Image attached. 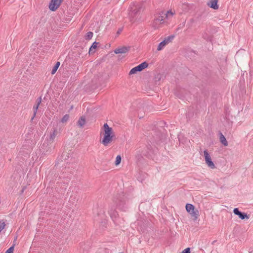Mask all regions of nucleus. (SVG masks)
<instances>
[{
  "label": "nucleus",
  "mask_w": 253,
  "mask_h": 253,
  "mask_svg": "<svg viewBox=\"0 0 253 253\" xmlns=\"http://www.w3.org/2000/svg\"><path fill=\"white\" fill-rule=\"evenodd\" d=\"M114 205H111L108 211L110 216L115 223H117L119 214L116 210V208L121 211H126L128 209L126 198L124 196H117L114 198Z\"/></svg>",
  "instance_id": "obj_1"
},
{
  "label": "nucleus",
  "mask_w": 253,
  "mask_h": 253,
  "mask_svg": "<svg viewBox=\"0 0 253 253\" xmlns=\"http://www.w3.org/2000/svg\"><path fill=\"white\" fill-rule=\"evenodd\" d=\"M122 31V29H119V30L117 32V34H119Z\"/></svg>",
  "instance_id": "obj_27"
},
{
  "label": "nucleus",
  "mask_w": 253,
  "mask_h": 253,
  "mask_svg": "<svg viewBox=\"0 0 253 253\" xmlns=\"http://www.w3.org/2000/svg\"><path fill=\"white\" fill-rule=\"evenodd\" d=\"M93 33L92 32H88L86 33L85 39L87 40H90L93 37Z\"/></svg>",
  "instance_id": "obj_19"
},
{
  "label": "nucleus",
  "mask_w": 253,
  "mask_h": 253,
  "mask_svg": "<svg viewBox=\"0 0 253 253\" xmlns=\"http://www.w3.org/2000/svg\"><path fill=\"white\" fill-rule=\"evenodd\" d=\"M103 128L104 136L101 142L104 146H107L112 141L114 135L112 128L109 127L107 124L104 125Z\"/></svg>",
  "instance_id": "obj_2"
},
{
  "label": "nucleus",
  "mask_w": 253,
  "mask_h": 253,
  "mask_svg": "<svg viewBox=\"0 0 253 253\" xmlns=\"http://www.w3.org/2000/svg\"><path fill=\"white\" fill-rule=\"evenodd\" d=\"M69 119V115L68 114H66L65 115H64L63 117V118H62V119L61 120V122L62 123H66L68 121Z\"/></svg>",
  "instance_id": "obj_20"
},
{
  "label": "nucleus",
  "mask_w": 253,
  "mask_h": 253,
  "mask_svg": "<svg viewBox=\"0 0 253 253\" xmlns=\"http://www.w3.org/2000/svg\"><path fill=\"white\" fill-rule=\"evenodd\" d=\"M174 12H173L171 10H169L167 13H164L165 17V18H169L170 17H172L174 14Z\"/></svg>",
  "instance_id": "obj_16"
},
{
  "label": "nucleus",
  "mask_w": 253,
  "mask_h": 253,
  "mask_svg": "<svg viewBox=\"0 0 253 253\" xmlns=\"http://www.w3.org/2000/svg\"><path fill=\"white\" fill-rule=\"evenodd\" d=\"M174 38V36H169L165 39V40L161 42L158 45L157 50L160 51L162 50L164 47L171 42Z\"/></svg>",
  "instance_id": "obj_8"
},
{
  "label": "nucleus",
  "mask_w": 253,
  "mask_h": 253,
  "mask_svg": "<svg viewBox=\"0 0 253 253\" xmlns=\"http://www.w3.org/2000/svg\"><path fill=\"white\" fill-rule=\"evenodd\" d=\"M165 19L164 12L159 13L155 16L152 23V26L155 29L159 28L161 25L165 22Z\"/></svg>",
  "instance_id": "obj_3"
},
{
  "label": "nucleus",
  "mask_w": 253,
  "mask_h": 253,
  "mask_svg": "<svg viewBox=\"0 0 253 253\" xmlns=\"http://www.w3.org/2000/svg\"><path fill=\"white\" fill-rule=\"evenodd\" d=\"M85 124V119L84 117H81L77 122L78 126L80 127H83Z\"/></svg>",
  "instance_id": "obj_14"
},
{
  "label": "nucleus",
  "mask_w": 253,
  "mask_h": 253,
  "mask_svg": "<svg viewBox=\"0 0 253 253\" xmlns=\"http://www.w3.org/2000/svg\"><path fill=\"white\" fill-rule=\"evenodd\" d=\"M14 250V246L10 247L5 252V253H13Z\"/></svg>",
  "instance_id": "obj_24"
},
{
  "label": "nucleus",
  "mask_w": 253,
  "mask_h": 253,
  "mask_svg": "<svg viewBox=\"0 0 253 253\" xmlns=\"http://www.w3.org/2000/svg\"><path fill=\"white\" fill-rule=\"evenodd\" d=\"M186 211L190 214L191 216L194 218L196 220L198 218L199 216V211L197 210H195V207L191 204H187L185 206Z\"/></svg>",
  "instance_id": "obj_4"
},
{
  "label": "nucleus",
  "mask_w": 253,
  "mask_h": 253,
  "mask_svg": "<svg viewBox=\"0 0 253 253\" xmlns=\"http://www.w3.org/2000/svg\"><path fill=\"white\" fill-rule=\"evenodd\" d=\"M217 2L218 0H210L208 3V5L211 8L216 10L218 9L219 7L218 5H217Z\"/></svg>",
  "instance_id": "obj_12"
},
{
  "label": "nucleus",
  "mask_w": 253,
  "mask_h": 253,
  "mask_svg": "<svg viewBox=\"0 0 253 253\" xmlns=\"http://www.w3.org/2000/svg\"><path fill=\"white\" fill-rule=\"evenodd\" d=\"M60 64V63L59 62H57L56 63V64L55 65V66H54V67L52 69V71H51V74H54L56 72V71H57V69L58 68Z\"/></svg>",
  "instance_id": "obj_18"
},
{
  "label": "nucleus",
  "mask_w": 253,
  "mask_h": 253,
  "mask_svg": "<svg viewBox=\"0 0 253 253\" xmlns=\"http://www.w3.org/2000/svg\"><path fill=\"white\" fill-rule=\"evenodd\" d=\"M238 216L241 219H244L245 218H247V219L249 218V215H248L245 212H241V213H240V214Z\"/></svg>",
  "instance_id": "obj_17"
},
{
  "label": "nucleus",
  "mask_w": 253,
  "mask_h": 253,
  "mask_svg": "<svg viewBox=\"0 0 253 253\" xmlns=\"http://www.w3.org/2000/svg\"><path fill=\"white\" fill-rule=\"evenodd\" d=\"M121 161V157L120 155H118L116 158L115 165L116 166L119 165Z\"/></svg>",
  "instance_id": "obj_22"
},
{
  "label": "nucleus",
  "mask_w": 253,
  "mask_h": 253,
  "mask_svg": "<svg viewBox=\"0 0 253 253\" xmlns=\"http://www.w3.org/2000/svg\"><path fill=\"white\" fill-rule=\"evenodd\" d=\"M220 141L221 143L225 146H226L228 145V142L226 140L225 136L223 135L222 133H220Z\"/></svg>",
  "instance_id": "obj_15"
},
{
  "label": "nucleus",
  "mask_w": 253,
  "mask_h": 253,
  "mask_svg": "<svg viewBox=\"0 0 253 253\" xmlns=\"http://www.w3.org/2000/svg\"><path fill=\"white\" fill-rule=\"evenodd\" d=\"M241 211H239V209L238 208H235L233 210V212L235 214L239 215L240 213H241Z\"/></svg>",
  "instance_id": "obj_25"
},
{
  "label": "nucleus",
  "mask_w": 253,
  "mask_h": 253,
  "mask_svg": "<svg viewBox=\"0 0 253 253\" xmlns=\"http://www.w3.org/2000/svg\"><path fill=\"white\" fill-rule=\"evenodd\" d=\"M139 9L137 6H135L134 7H131V10L129 13L130 21H134V17L138 14Z\"/></svg>",
  "instance_id": "obj_9"
},
{
  "label": "nucleus",
  "mask_w": 253,
  "mask_h": 253,
  "mask_svg": "<svg viewBox=\"0 0 253 253\" xmlns=\"http://www.w3.org/2000/svg\"><path fill=\"white\" fill-rule=\"evenodd\" d=\"M41 102H42V97H40L37 99L36 104L33 106V109L34 113H33V116L31 118V121H32L34 119V118L35 117L37 112V110L39 108V107L40 104L41 103Z\"/></svg>",
  "instance_id": "obj_10"
},
{
  "label": "nucleus",
  "mask_w": 253,
  "mask_h": 253,
  "mask_svg": "<svg viewBox=\"0 0 253 253\" xmlns=\"http://www.w3.org/2000/svg\"><path fill=\"white\" fill-rule=\"evenodd\" d=\"M241 211H239V209L238 208H235L233 210V212L235 214L239 215L240 213H241Z\"/></svg>",
  "instance_id": "obj_26"
},
{
  "label": "nucleus",
  "mask_w": 253,
  "mask_h": 253,
  "mask_svg": "<svg viewBox=\"0 0 253 253\" xmlns=\"http://www.w3.org/2000/svg\"><path fill=\"white\" fill-rule=\"evenodd\" d=\"M129 49H130V47L129 46H128V47L123 46V47H119V48H116L114 50V52L116 54L126 53L127 52L129 51Z\"/></svg>",
  "instance_id": "obj_11"
},
{
  "label": "nucleus",
  "mask_w": 253,
  "mask_h": 253,
  "mask_svg": "<svg viewBox=\"0 0 253 253\" xmlns=\"http://www.w3.org/2000/svg\"><path fill=\"white\" fill-rule=\"evenodd\" d=\"M148 66V64L146 62H142L138 66L131 69L129 72V74L132 75L136 73L137 72H140L146 68Z\"/></svg>",
  "instance_id": "obj_5"
},
{
  "label": "nucleus",
  "mask_w": 253,
  "mask_h": 253,
  "mask_svg": "<svg viewBox=\"0 0 253 253\" xmlns=\"http://www.w3.org/2000/svg\"><path fill=\"white\" fill-rule=\"evenodd\" d=\"M63 0H51L49 8L52 11H55L61 5Z\"/></svg>",
  "instance_id": "obj_7"
},
{
  "label": "nucleus",
  "mask_w": 253,
  "mask_h": 253,
  "mask_svg": "<svg viewBox=\"0 0 253 253\" xmlns=\"http://www.w3.org/2000/svg\"><path fill=\"white\" fill-rule=\"evenodd\" d=\"M6 224L4 221L3 220L0 221V233L4 228Z\"/></svg>",
  "instance_id": "obj_21"
},
{
  "label": "nucleus",
  "mask_w": 253,
  "mask_h": 253,
  "mask_svg": "<svg viewBox=\"0 0 253 253\" xmlns=\"http://www.w3.org/2000/svg\"><path fill=\"white\" fill-rule=\"evenodd\" d=\"M204 154L205 159L206 163L209 167L211 169H213L215 168V166L212 161L211 156L207 150L204 151Z\"/></svg>",
  "instance_id": "obj_6"
},
{
  "label": "nucleus",
  "mask_w": 253,
  "mask_h": 253,
  "mask_svg": "<svg viewBox=\"0 0 253 253\" xmlns=\"http://www.w3.org/2000/svg\"><path fill=\"white\" fill-rule=\"evenodd\" d=\"M98 43L96 42H94L92 43V44L91 46V47H90L89 52H91L92 50V49H95L97 47Z\"/></svg>",
  "instance_id": "obj_23"
},
{
  "label": "nucleus",
  "mask_w": 253,
  "mask_h": 253,
  "mask_svg": "<svg viewBox=\"0 0 253 253\" xmlns=\"http://www.w3.org/2000/svg\"><path fill=\"white\" fill-rule=\"evenodd\" d=\"M57 135V128L54 127L52 129H51V131L50 132V136H49L50 141L53 142Z\"/></svg>",
  "instance_id": "obj_13"
}]
</instances>
